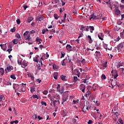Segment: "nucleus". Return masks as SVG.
Instances as JSON below:
<instances>
[{"instance_id":"nucleus-1","label":"nucleus","mask_w":124,"mask_h":124,"mask_svg":"<svg viewBox=\"0 0 124 124\" xmlns=\"http://www.w3.org/2000/svg\"><path fill=\"white\" fill-rule=\"evenodd\" d=\"M29 33L30 32L29 31H26L24 33L23 35L24 36V39L31 42L32 41V39L31 37V35L29 34Z\"/></svg>"},{"instance_id":"nucleus-2","label":"nucleus","mask_w":124,"mask_h":124,"mask_svg":"<svg viewBox=\"0 0 124 124\" xmlns=\"http://www.w3.org/2000/svg\"><path fill=\"white\" fill-rule=\"evenodd\" d=\"M57 99L53 101L54 107H55L56 109H58V106L60 105V95L57 96Z\"/></svg>"},{"instance_id":"nucleus-3","label":"nucleus","mask_w":124,"mask_h":124,"mask_svg":"<svg viewBox=\"0 0 124 124\" xmlns=\"http://www.w3.org/2000/svg\"><path fill=\"white\" fill-rule=\"evenodd\" d=\"M90 20L93 19V20H97L99 19V16L97 15H94V14H93L92 15L90 16Z\"/></svg>"},{"instance_id":"nucleus-4","label":"nucleus","mask_w":124,"mask_h":124,"mask_svg":"<svg viewBox=\"0 0 124 124\" xmlns=\"http://www.w3.org/2000/svg\"><path fill=\"white\" fill-rule=\"evenodd\" d=\"M36 21H39V22H42V21H43V16H38L36 19Z\"/></svg>"},{"instance_id":"nucleus-5","label":"nucleus","mask_w":124,"mask_h":124,"mask_svg":"<svg viewBox=\"0 0 124 124\" xmlns=\"http://www.w3.org/2000/svg\"><path fill=\"white\" fill-rule=\"evenodd\" d=\"M117 80L116 79H115L114 80H112L111 81V85L112 86V87H115L116 86H117V87H119V85H117Z\"/></svg>"},{"instance_id":"nucleus-6","label":"nucleus","mask_w":124,"mask_h":124,"mask_svg":"<svg viewBox=\"0 0 124 124\" xmlns=\"http://www.w3.org/2000/svg\"><path fill=\"white\" fill-rule=\"evenodd\" d=\"M118 75V72L116 70H112L111 71V75L112 76H116Z\"/></svg>"},{"instance_id":"nucleus-7","label":"nucleus","mask_w":124,"mask_h":124,"mask_svg":"<svg viewBox=\"0 0 124 124\" xmlns=\"http://www.w3.org/2000/svg\"><path fill=\"white\" fill-rule=\"evenodd\" d=\"M23 85H27V84H24V83H22V86L21 87V91L22 92V93H24V92H26V87H24Z\"/></svg>"},{"instance_id":"nucleus-8","label":"nucleus","mask_w":124,"mask_h":124,"mask_svg":"<svg viewBox=\"0 0 124 124\" xmlns=\"http://www.w3.org/2000/svg\"><path fill=\"white\" fill-rule=\"evenodd\" d=\"M66 48L69 52H70V51H72V46H71L70 45H67Z\"/></svg>"},{"instance_id":"nucleus-9","label":"nucleus","mask_w":124,"mask_h":124,"mask_svg":"<svg viewBox=\"0 0 124 124\" xmlns=\"http://www.w3.org/2000/svg\"><path fill=\"white\" fill-rule=\"evenodd\" d=\"M66 100H67V96L64 95L62 97V104H63Z\"/></svg>"},{"instance_id":"nucleus-10","label":"nucleus","mask_w":124,"mask_h":124,"mask_svg":"<svg viewBox=\"0 0 124 124\" xmlns=\"http://www.w3.org/2000/svg\"><path fill=\"white\" fill-rule=\"evenodd\" d=\"M1 49H2V50H3L4 51H5L6 50V44H4V45H0Z\"/></svg>"},{"instance_id":"nucleus-11","label":"nucleus","mask_w":124,"mask_h":124,"mask_svg":"<svg viewBox=\"0 0 124 124\" xmlns=\"http://www.w3.org/2000/svg\"><path fill=\"white\" fill-rule=\"evenodd\" d=\"M19 86L18 84H14L13 85V89L14 90H16V89L17 90V89H19Z\"/></svg>"},{"instance_id":"nucleus-12","label":"nucleus","mask_w":124,"mask_h":124,"mask_svg":"<svg viewBox=\"0 0 124 124\" xmlns=\"http://www.w3.org/2000/svg\"><path fill=\"white\" fill-rule=\"evenodd\" d=\"M58 75H59V74H58V73L57 72H55L53 74V77L54 79H55V80H57V79H58Z\"/></svg>"},{"instance_id":"nucleus-13","label":"nucleus","mask_w":124,"mask_h":124,"mask_svg":"<svg viewBox=\"0 0 124 124\" xmlns=\"http://www.w3.org/2000/svg\"><path fill=\"white\" fill-rule=\"evenodd\" d=\"M83 35H84V34H83V33L79 34L78 37V39L76 40V41H78V43H79V42L80 41V40H79V38H80V37H83Z\"/></svg>"},{"instance_id":"nucleus-14","label":"nucleus","mask_w":124,"mask_h":124,"mask_svg":"<svg viewBox=\"0 0 124 124\" xmlns=\"http://www.w3.org/2000/svg\"><path fill=\"white\" fill-rule=\"evenodd\" d=\"M12 42L14 45H16L19 42V40L18 39H15L12 41Z\"/></svg>"},{"instance_id":"nucleus-15","label":"nucleus","mask_w":124,"mask_h":124,"mask_svg":"<svg viewBox=\"0 0 124 124\" xmlns=\"http://www.w3.org/2000/svg\"><path fill=\"white\" fill-rule=\"evenodd\" d=\"M13 70V67H12V66H8L7 67V70H8V71H11V70Z\"/></svg>"},{"instance_id":"nucleus-16","label":"nucleus","mask_w":124,"mask_h":124,"mask_svg":"<svg viewBox=\"0 0 124 124\" xmlns=\"http://www.w3.org/2000/svg\"><path fill=\"white\" fill-rule=\"evenodd\" d=\"M98 37H99V39L101 40H103L102 37H103V34L102 33H100V34L98 35Z\"/></svg>"},{"instance_id":"nucleus-17","label":"nucleus","mask_w":124,"mask_h":124,"mask_svg":"<svg viewBox=\"0 0 124 124\" xmlns=\"http://www.w3.org/2000/svg\"><path fill=\"white\" fill-rule=\"evenodd\" d=\"M23 61V59L19 57V58L17 60V62L18 64H22V61Z\"/></svg>"},{"instance_id":"nucleus-18","label":"nucleus","mask_w":124,"mask_h":124,"mask_svg":"<svg viewBox=\"0 0 124 124\" xmlns=\"http://www.w3.org/2000/svg\"><path fill=\"white\" fill-rule=\"evenodd\" d=\"M32 20H33V18L32 17H31V16L28 17V22L31 23V21H32Z\"/></svg>"},{"instance_id":"nucleus-19","label":"nucleus","mask_w":124,"mask_h":124,"mask_svg":"<svg viewBox=\"0 0 124 124\" xmlns=\"http://www.w3.org/2000/svg\"><path fill=\"white\" fill-rule=\"evenodd\" d=\"M21 65H23V66H22V67H23V68H25L26 66L28 65V64L26 62H23L22 63H21Z\"/></svg>"},{"instance_id":"nucleus-20","label":"nucleus","mask_w":124,"mask_h":124,"mask_svg":"<svg viewBox=\"0 0 124 124\" xmlns=\"http://www.w3.org/2000/svg\"><path fill=\"white\" fill-rule=\"evenodd\" d=\"M38 57L39 56H37L35 58H33V61L35 62L38 63Z\"/></svg>"},{"instance_id":"nucleus-21","label":"nucleus","mask_w":124,"mask_h":124,"mask_svg":"<svg viewBox=\"0 0 124 124\" xmlns=\"http://www.w3.org/2000/svg\"><path fill=\"white\" fill-rule=\"evenodd\" d=\"M89 29L91 33H93V31H94V27L93 26H89Z\"/></svg>"},{"instance_id":"nucleus-22","label":"nucleus","mask_w":124,"mask_h":124,"mask_svg":"<svg viewBox=\"0 0 124 124\" xmlns=\"http://www.w3.org/2000/svg\"><path fill=\"white\" fill-rule=\"evenodd\" d=\"M0 73H1V75H3V74H4V69H3V68H1L0 69Z\"/></svg>"},{"instance_id":"nucleus-23","label":"nucleus","mask_w":124,"mask_h":124,"mask_svg":"<svg viewBox=\"0 0 124 124\" xmlns=\"http://www.w3.org/2000/svg\"><path fill=\"white\" fill-rule=\"evenodd\" d=\"M110 0H108V2H106V3H107V4H108V5L110 9H112V7L111 6V3H110Z\"/></svg>"},{"instance_id":"nucleus-24","label":"nucleus","mask_w":124,"mask_h":124,"mask_svg":"<svg viewBox=\"0 0 124 124\" xmlns=\"http://www.w3.org/2000/svg\"><path fill=\"white\" fill-rule=\"evenodd\" d=\"M115 14L116 15H120V14H121V11L119 10H116L115 11Z\"/></svg>"},{"instance_id":"nucleus-25","label":"nucleus","mask_w":124,"mask_h":124,"mask_svg":"<svg viewBox=\"0 0 124 124\" xmlns=\"http://www.w3.org/2000/svg\"><path fill=\"white\" fill-rule=\"evenodd\" d=\"M65 78H66V76L63 75L61 76V79L62 80V81H66V79H65Z\"/></svg>"},{"instance_id":"nucleus-26","label":"nucleus","mask_w":124,"mask_h":124,"mask_svg":"<svg viewBox=\"0 0 124 124\" xmlns=\"http://www.w3.org/2000/svg\"><path fill=\"white\" fill-rule=\"evenodd\" d=\"M54 18L56 19V20H58L59 19V18H60V16H58V14H55L54 15Z\"/></svg>"},{"instance_id":"nucleus-27","label":"nucleus","mask_w":124,"mask_h":124,"mask_svg":"<svg viewBox=\"0 0 124 124\" xmlns=\"http://www.w3.org/2000/svg\"><path fill=\"white\" fill-rule=\"evenodd\" d=\"M5 98V97L4 96H3V95H0V101H2V100H4Z\"/></svg>"},{"instance_id":"nucleus-28","label":"nucleus","mask_w":124,"mask_h":124,"mask_svg":"<svg viewBox=\"0 0 124 124\" xmlns=\"http://www.w3.org/2000/svg\"><path fill=\"white\" fill-rule=\"evenodd\" d=\"M105 48L106 50H112V47H111L110 48L109 47H108L107 46H108V45H106L105 44Z\"/></svg>"},{"instance_id":"nucleus-29","label":"nucleus","mask_w":124,"mask_h":124,"mask_svg":"<svg viewBox=\"0 0 124 124\" xmlns=\"http://www.w3.org/2000/svg\"><path fill=\"white\" fill-rule=\"evenodd\" d=\"M80 89H81V90H83L84 89H86V86H85L83 84H81V85H80Z\"/></svg>"},{"instance_id":"nucleus-30","label":"nucleus","mask_w":124,"mask_h":124,"mask_svg":"<svg viewBox=\"0 0 124 124\" xmlns=\"http://www.w3.org/2000/svg\"><path fill=\"white\" fill-rule=\"evenodd\" d=\"M37 42H39L38 44H41V42L42 41V40L41 39H36Z\"/></svg>"},{"instance_id":"nucleus-31","label":"nucleus","mask_w":124,"mask_h":124,"mask_svg":"<svg viewBox=\"0 0 124 124\" xmlns=\"http://www.w3.org/2000/svg\"><path fill=\"white\" fill-rule=\"evenodd\" d=\"M59 92H60V93H63V92H64V88L63 87H62V89L61 90H59Z\"/></svg>"},{"instance_id":"nucleus-32","label":"nucleus","mask_w":124,"mask_h":124,"mask_svg":"<svg viewBox=\"0 0 124 124\" xmlns=\"http://www.w3.org/2000/svg\"><path fill=\"white\" fill-rule=\"evenodd\" d=\"M80 30L81 31H82V32H83V31H85V26H84V25H81Z\"/></svg>"},{"instance_id":"nucleus-33","label":"nucleus","mask_w":124,"mask_h":124,"mask_svg":"<svg viewBox=\"0 0 124 124\" xmlns=\"http://www.w3.org/2000/svg\"><path fill=\"white\" fill-rule=\"evenodd\" d=\"M10 78L14 80H16V77H15V75H11Z\"/></svg>"},{"instance_id":"nucleus-34","label":"nucleus","mask_w":124,"mask_h":124,"mask_svg":"<svg viewBox=\"0 0 124 124\" xmlns=\"http://www.w3.org/2000/svg\"><path fill=\"white\" fill-rule=\"evenodd\" d=\"M101 78L102 80H105V79H106V76H105V75L103 74L101 76Z\"/></svg>"},{"instance_id":"nucleus-35","label":"nucleus","mask_w":124,"mask_h":124,"mask_svg":"<svg viewBox=\"0 0 124 124\" xmlns=\"http://www.w3.org/2000/svg\"><path fill=\"white\" fill-rule=\"evenodd\" d=\"M32 97L33 98H37V99H39L38 96L37 95H36V94L33 95L32 96Z\"/></svg>"},{"instance_id":"nucleus-36","label":"nucleus","mask_w":124,"mask_h":124,"mask_svg":"<svg viewBox=\"0 0 124 124\" xmlns=\"http://www.w3.org/2000/svg\"><path fill=\"white\" fill-rule=\"evenodd\" d=\"M35 91V90H34V88L33 87H31V93H33Z\"/></svg>"},{"instance_id":"nucleus-37","label":"nucleus","mask_w":124,"mask_h":124,"mask_svg":"<svg viewBox=\"0 0 124 124\" xmlns=\"http://www.w3.org/2000/svg\"><path fill=\"white\" fill-rule=\"evenodd\" d=\"M94 103H95L96 105L97 106H99V105H100V104L99 103H98V101H94Z\"/></svg>"},{"instance_id":"nucleus-38","label":"nucleus","mask_w":124,"mask_h":124,"mask_svg":"<svg viewBox=\"0 0 124 124\" xmlns=\"http://www.w3.org/2000/svg\"><path fill=\"white\" fill-rule=\"evenodd\" d=\"M124 47V45L123 44H120L118 45V48H123Z\"/></svg>"},{"instance_id":"nucleus-39","label":"nucleus","mask_w":124,"mask_h":124,"mask_svg":"<svg viewBox=\"0 0 124 124\" xmlns=\"http://www.w3.org/2000/svg\"><path fill=\"white\" fill-rule=\"evenodd\" d=\"M78 80V78H77V77H74V82H77Z\"/></svg>"},{"instance_id":"nucleus-40","label":"nucleus","mask_w":124,"mask_h":124,"mask_svg":"<svg viewBox=\"0 0 124 124\" xmlns=\"http://www.w3.org/2000/svg\"><path fill=\"white\" fill-rule=\"evenodd\" d=\"M15 31H16V28L15 27H14L13 28L11 29V31H12V32H14Z\"/></svg>"},{"instance_id":"nucleus-41","label":"nucleus","mask_w":124,"mask_h":124,"mask_svg":"<svg viewBox=\"0 0 124 124\" xmlns=\"http://www.w3.org/2000/svg\"><path fill=\"white\" fill-rule=\"evenodd\" d=\"M88 91H87V93L86 94V96H90V94H91V92H90V90H89V88H88Z\"/></svg>"},{"instance_id":"nucleus-42","label":"nucleus","mask_w":124,"mask_h":124,"mask_svg":"<svg viewBox=\"0 0 124 124\" xmlns=\"http://www.w3.org/2000/svg\"><path fill=\"white\" fill-rule=\"evenodd\" d=\"M88 37L89 38V43H92V37L90 35H88Z\"/></svg>"},{"instance_id":"nucleus-43","label":"nucleus","mask_w":124,"mask_h":124,"mask_svg":"<svg viewBox=\"0 0 124 124\" xmlns=\"http://www.w3.org/2000/svg\"><path fill=\"white\" fill-rule=\"evenodd\" d=\"M72 122H73V124H77V122H76V119H73L72 120Z\"/></svg>"},{"instance_id":"nucleus-44","label":"nucleus","mask_w":124,"mask_h":124,"mask_svg":"<svg viewBox=\"0 0 124 124\" xmlns=\"http://www.w3.org/2000/svg\"><path fill=\"white\" fill-rule=\"evenodd\" d=\"M42 105H44L45 106H47V104H46V102H44L43 101L41 102Z\"/></svg>"},{"instance_id":"nucleus-45","label":"nucleus","mask_w":124,"mask_h":124,"mask_svg":"<svg viewBox=\"0 0 124 124\" xmlns=\"http://www.w3.org/2000/svg\"><path fill=\"white\" fill-rule=\"evenodd\" d=\"M53 69H58V66H56V64L53 65Z\"/></svg>"},{"instance_id":"nucleus-46","label":"nucleus","mask_w":124,"mask_h":124,"mask_svg":"<svg viewBox=\"0 0 124 124\" xmlns=\"http://www.w3.org/2000/svg\"><path fill=\"white\" fill-rule=\"evenodd\" d=\"M16 23H17V25H20V23H21V21L19 19H17Z\"/></svg>"},{"instance_id":"nucleus-47","label":"nucleus","mask_w":124,"mask_h":124,"mask_svg":"<svg viewBox=\"0 0 124 124\" xmlns=\"http://www.w3.org/2000/svg\"><path fill=\"white\" fill-rule=\"evenodd\" d=\"M16 36L17 38H21V36L18 33L16 34Z\"/></svg>"},{"instance_id":"nucleus-48","label":"nucleus","mask_w":124,"mask_h":124,"mask_svg":"<svg viewBox=\"0 0 124 124\" xmlns=\"http://www.w3.org/2000/svg\"><path fill=\"white\" fill-rule=\"evenodd\" d=\"M86 106H84L83 108V110H84V109H86V110H89V107L88 106H86Z\"/></svg>"},{"instance_id":"nucleus-49","label":"nucleus","mask_w":124,"mask_h":124,"mask_svg":"<svg viewBox=\"0 0 124 124\" xmlns=\"http://www.w3.org/2000/svg\"><path fill=\"white\" fill-rule=\"evenodd\" d=\"M33 118L35 120H37V115L35 114L33 116Z\"/></svg>"},{"instance_id":"nucleus-50","label":"nucleus","mask_w":124,"mask_h":124,"mask_svg":"<svg viewBox=\"0 0 124 124\" xmlns=\"http://www.w3.org/2000/svg\"><path fill=\"white\" fill-rule=\"evenodd\" d=\"M121 37L124 38V32H121L120 33Z\"/></svg>"},{"instance_id":"nucleus-51","label":"nucleus","mask_w":124,"mask_h":124,"mask_svg":"<svg viewBox=\"0 0 124 124\" xmlns=\"http://www.w3.org/2000/svg\"><path fill=\"white\" fill-rule=\"evenodd\" d=\"M50 33L54 32L55 33V32H56V31L54 29H51L50 30Z\"/></svg>"},{"instance_id":"nucleus-52","label":"nucleus","mask_w":124,"mask_h":124,"mask_svg":"<svg viewBox=\"0 0 124 124\" xmlns=\"http://www.w3.org/2000/svg\"><path fill=\"white\" fill-rule=\"evenodd\" d=\"M43 93H44V94H45V95H46V94H47V93H48V91H44Z\"/></svg>"},{"instance_id":"nucleus-53","label":"nucleus","mask_w":124,"mask_h":124,"mask_svg":"<svg viewBox=\"0 0 124 124\" xmlns=\"http://www.w3.org/2000/svg\"><path fill=\"white\" fill-rule=\"evenodd\" d=\"M11 51H12V48H9L7 51L9 52V54H10Z\"/></svg>"},{"instance_id":"nucleus-54","label":"nucleus","mask_w":124,"mask_h":124,"mask_svg":"<svg viewBox=\"0 0 124 124\" xmlns=\"http://www.w3.org/2000/svg\"><path fill=\"white\" fill-rule=\"evenodd\" d=\"M42 60H43V58L42 57H41L40 61L39 62H40V63H41V65H42Z\"/></svg>"},{"instance_id":"nucleus-55","label":"nucleus","mask_w":124,"mask_h":124,"mask_svg":"<svg viewBox=\"0 0 124 124\" xmlns=\"http://www.w3.org/2000/svg\"><path fill=\"white\" fill-rule=\"evenodd\" d=\"M88 124H93V121H92L91 120H89L88 122Z\"/></svg>"},{"instance_id":"nucleus-56","label":"nucleus","mask_w":124,"mask_h":124,"mask_svg":"<svg viewBox=\"0 0 124 124\" xmlns=\"http://www.w3.org/2000/svg\"><path fill=\"white\" fill-rule=\"evenodd\" d=\"M114 77V79H115L116 80V79H117V78L118 77V76H119V75H117L116 74V76H113Z\"/></svg>"},{"instance_id":"nucleus-57","label":"nucleus","mask_w":124,"mask_h":124,"mask_svg":"<svg viewBox=\"0 0 124 124\" xmlns=\"http://www.w3.org/2000/svg\"><path fill=\"white\" fill-rule=\"evenodd\" d=\"M89 29H90V27L87 26V27H86L85 29L86 31H89Z\"/></svg>"},{"instance_id":"nucleus-58","label":"nucleus","mask_w":124,"mask_h":124,"mask_svg":"<svg viewBox=\"0 0 124 124\" xmlns=\"http://www.w3.org/2000/svg\"><path fill=\"white\" fill-rule=\"evenodd\" d=\"M64 61H65V60H64V59L62 60V65H63V66L65 65V63L64 62Z\"/></svg>"},{"instance_id":"nucleus-59","label":"nucleus","mask_w":124,"mask_h":124,"mask_svg":"<svg viewBox=\"0 0 124 124\" xmlns=\"http://www.w3.org/2000/svg\"><path fill=\"white\" fill-rule=\"evenodd\" d=\"M86 62V61L84 59H83L81 61V63H85V62Z\"/></svg>"},{"instance_id":"nucleus-60","label":"nucleus","mask_w":124,"mask_h":124,"mask_svg":"<svg viewBox=\"0 0 124 124\" xmlns=\"http://www.w3.org/2000/svg\"><path fill=\"white\" fill-rule=\"evenodd\" d=\"M36 81L38 82L39 84H40V83L41 82V80L39 79H36Z\"/></svg>"},{"instance_id":"nucleus-61","label":"nucleus","mask_w":124,"mask_h":124,"mask_svg":"<svg viewBox=\"0 0 124 124\" xmlns=\"http://www.w3.org/2000/svg\"><path fill=\"white\" fill-rule=\"evenodd\" d=\"M23 7H24V10H26L27 8H28V6L25 5L23 6Z\"/></svg>"},{"instance_id":"nucleus-62","label":"nucleus","mask_w":124,"mask_h":124,"mask_svg":"<svg viewBox=\"0 0 124 124\" xmlns=\"http://www.w3.org/2000/svg\"><path fill=\"white\" fill-rule=\"evenodd\" d=\"M82 83H85V84H86V83H87V81L86 80V79H82Z\"/></svg>"},{"instance_id":"nucleus-63","label":"nucleus","mask_w":124,"mask_h":124,"mask_svg":"<svg viewBox=\"0 0 124 124\" xmlns=\"http://www.w3.org/2000/svg\"><path fill=\"white\" fill-rule=\"evenodd\" d=\"M38 120H42V119H43V118L40 117V116L39 115L38 116Z\"/></svg>"},{"instance_id":"nucleus-64","label":"nucleus","mask_w":124,"mask_h":124,"mask_svg":"<svg viewBox=\"0 0 124 124\" xmlns=\"http://www.w3.org/2000/svg\"><path fill=\"white\" fill-rule=\"evenodd\" d=\"M60 88H61V86L60 85L58 84V86H57V90H58V91L60 90Z\"/></svg>"}]
</instances>
